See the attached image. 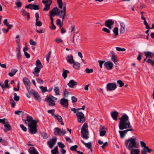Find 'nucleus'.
<instances>
[{"label":"nucleus","instance_id":"obj_12","mask_svg":"<svg viewBox=\"0 0 154 154\" xmlns=\"http://www.w3.org/2000/svg\"><path fill=\"white\" fill-rule=\"evenodd\" d=\"M57 141V138L56 137L51 139L50 141L47 142V144L49 145V147L51 149H52L55 145Z\"/></svg>","mask_w":154,"mask_h":154},{"label":"nucleus","instance_id":"obj_45","mask_svg":"<svg viewBox=\"0 0 154 154\" xmlns=\"http://www.w3.org/2000/svg\"><path fill=\"white\" fill-rule=\"evenodd\" d=\"M13 95L14 96V100L16 101H18L20 99L19 97L18 96H17V94L16 93H14L13 94Z\"/></svg>","mask_w":154,"mask_h":154},{"label":"nucleus","instance_id":"obj_24","mask_svg":"<svg viewBox=\"0 0 154 154\" xmlns=\"http://www.w3.org/2000/svg\"><path fill=\"white\" fill-rule=\"evenodd\" d=\"M41 68L36 67L34 69V71L32 72V73L36 76L39 75V73L41 69Z\"/></svg>","mask_w":154,"mask_h":154},{"label":"nucleus","instance_id":"obj_32","mask_svg":"<svg viewBox=\"0 0 154 154\" xmlns=\"http://www.w3.org/2000/svg\"><path fill=\"white\" fill-rule=\"evenodd\" d=\"M144 53L146 57H150L151 58H152L154 56V54L150 51L144 52Z\"/></svg>","mask_w":154,"mask_h":154},{"label":"nucleus","instance_id":"obj_56","mask_svg":"<svg viewBox=\"0 0 154 154\" xmlns=\"http://www.w3.org/2000/svg\"><path fill=\"white\" fill-rule=\"evenodd\" d=\"M105 61L102 60H99L98 61L99 63V66L101 68H102V65L104 64V63Z\"/></svg>","mask_w":154,"mask_h":154},{"label":"nucleus","instance_id":"obj_11","mask_svg":"<svg viewBox=\"0 0 154 154\" xmlns=\"http://www.w3.org/2000/svg\"><path fill=\"white\" fill-rule=\"evenodd\" d=\"M45 101L48 103V105L50 106H53L55 105V101L52 100L51 97H47L45 98Z\"/></svg>","mask_w":154,"mask_h":154},{"label":"nucleus","instance_id":"obj_43","mask_svg":"<svg viewBox=\"0 0 154 154\" xmlns=\"http://www.w3.org/2000/svg\"><path fill=\"white\" fill-rule=\"evenodd\" d=\"M54 92L55 93L56 95H59V88L58 87H55L54 89Z\"/></svg>","mask_w":154,"mask_h":154},{"label":"nucleus","instance_id":"obj_60","mask_svg":"<svg viewBox=\"0 0 154 154\" xmlns=\"http://www.w3.org/2000/svg\"><path fill=\"white\" fill-rule=\"evenodd\" d=\"M147 62L148 63L151 64L152 66H154V61H153L151 59H148Z\"/></svg>","mask_w":154,"mask_h":154},{"label":"nucleus","instance_id":"obj_58","mask_svg":"<svg viewBox=\"0 0 154 154\" xmlns=\"http://www.w3.org/2000/svg\"><path fill=\"white\" fill-rule=\"evenodd\" d=\"M45 29L43 28L40 29L39 30H37L36 31L38 33H44L45 32Z\"/></svg>","mask_w":154,"mask_h":154},{"label":"nucleus","instance_id":"obj_61","mask_svg":"<svg viewBox=\"0 0 154 154\" xmlns=\"http://www.w3.org/2000/svg\"><path fill=\"white\" fill-rule=\"evenodd\" d=\"M42 23L40 21H38V20L36 21L35 25L36 26H42Z\"/></svg>","mask_w":154,"mask_h":154},{"label":"nucleus","instance_id":"obj_62","mask_svg":"<svg viewBox=\"0 0 154 154\" xmlns=\"http://www.w3.org/2000/svg\"><path fill=\"white\" fill-rule=\"evenodd\" d=\"M58 145L61 148H63L65 147L64 145L61 142H59L58 143Z\"/></svg>","mask_w":154,"mask_h":154},{"label":"nucleus","instance_id":"obj_29","mask_svg":"<svg viewBox=\"0 0 154 154\" xmlns=\"http://www.w3.org/2000/svg\"><path fill=\"white\" fill-rule=\"evenodd\" d=\"M82 143L84 144L85 146L88 149H90L91 147V142H89L88 143H85L82 140H81Z\"/></svg>","mask_w":154,"mask_h":154},{"label":"nucleus","instance_id":"obj_35","mask_svg":"<svg viewBox=\"0 0 154 154\" xmlns=\"http://www.w3.org/2000/svg\"><path fill=\"white\" fill-rule=\"evenodd\" d=\"M15 4L17 8H20L22 6V3L20 0H16Z\"/></svg>","mask_w":154,"mask_h":154},{"label":"nucleus","instance_id":"obj_47","mask_svg":"<svg viewBox=\"0 0 154 154\" xmlns=\"http://www.w3.org/2000/svg\"><path fill=\"white\" fill-rule=\"evenodd\" d=\"M118 84L119 85V87H122L124 85V83L121 80H118L117 81Z\"/></svg>","mask_w":154,"mask_h":154},{"label":"nucleus","instance_id":"obj_57","mask_svg":"<svg viewBox=\"0 0 154 154\" xmlns=\"http://www.w3.org/2000/svg\"><path fill=\"white\" fill-rule=\"evenodd\" d=\"M51 53V52L49 51L48 52V54L47 55H46V58L48 62H49V58L50 57Z\"/></svg>","mask_w":154,"mask_h":154},{"label":"nucleus","instance_id":"obj_40","mask_svg":"<svg viewBox=\"0 0 154 154\" xmlns=\"http://www.w3.org/2000/svg\"><path fill=\"white\" fill-rule=\"evenodd\" d=\"M118 30L119 29L118 27H115L113 30V32L116 36H118L119 35Z\"/></svg>","mask_w":154,"mask_h":154},{"label":"nucleus","instance_id":"obj_19","mask_svg":"<svg viewBox=\"0 0 154 154\" xmlns=\"http://www.w3.org/2000/svg\"><path fill=\"white\" fill-rule=\"evenodd\" d=\"M110 54L112 55V56H110L111 60L115 64H116L118 61L116 56L115 55L113 51H111Z\"/></svg>","mask_w":154,"mask_h":154},{"label":"nucleus","instance_id":"obj_28","mask_svg":"<svg viewBox=\"0 0 154 154\" xmlns=\"http://www.w3.org/2000/svg\"><path fill=\"white\" fill-rule=\"evenodd\" d=\"M23 82L25 86H30L31 85L30 81L26 77H24L23 78Z\"/></svg>","mask_w":154,"mask_h":154},{"label":"nucleus","instance_id":"obj_6","mask_svg":"<svg viewBox=\"0 0 154 154\" xmlns=\"http://www.w3.org/2000/svg\"><path fill=\"white\" fill-rule=\"evenodd\" d=\"M43 3L45 5V7L43 9V11H48L50 9L51 5L52 3L51 0H43L42 1Z\"/></svg>","mask_w":154,"mask_h":154},{"label":"nucleus","instance_id":"obj_7","mask_svg":"<svg viewBox=\"0 0 154 154\" xmlns=\"http://www.w3.org/2000/svg\"><path fill=\"white\" fill-rule=\"evenodd\" d=\"M117 88L116 84L115 83H110L107 84L106 89L107 91H111L115 90Z\"/></svg>","mask_w":154,"mask_h":154},{"label":"nucleus","instance_id":"obj_49","mask_svg":"<svg viewBox=\"0 0 154 154\" xmlns=\"http://www.w3.org/2000/svg\"><path fill=\"white\" fill-rule=\"evenodd\" d=\"M85 72L88 74L92 73L93 72V70L92 69H89L86 68L85 70Z\"/></svg>","mask_w":154,"mask_h":154},{"label":"nucleus","instance_id":"obj_46","mask_svg":"<svg viewBox=\"0 0 154 154\" xmlns=\"http://www.w3.org/2000/svg\"><path fill=\"white\" fill-rule=\"evenodd\" d=\"M78 147V146L77 145H75L74 146H72L70 148V149L72 151H76L77 152L76 149Z\"/></svg>","mask_w":154,"mask_h":154},{"label":"nucleus","instance_id":"obj_52","mask_svg":"<svg viewBox=\"0 0 154 154\" xmlns=\"http://www.w3.org/2000/svg\"><path fill=\"white\" fill-rule=\"evenodd\" d=\"M8 120L6 119L5 118H4L2 119H1V123H2L4 125L6 123H8Z\"/></svg>","mask_w":154,"mask_h":154},{"label":"nucleus","instance_id":"obj_33","mask_svg":"<svg viewBox=\"0 0 154 154\" xmlns=\"http://www.w3.org/2000/svg\"><path fill=\"white\" fill-rule=\"evenodd\" d=\"M63 72L62 73V75L64 79H66L67 77V74L68 73H69V72L68 70L65 69H63Z\"/></svg>","mask_w":154,"mask_h":154},{"label":"nucleus","instance_id":"obj_50","mask_svg":"<svg viewBox=\"0 0 154 154\" xmlns=\"http://www.w3.org/2000/svg\"><path fill=\"white\" fill-rule=\"evenodd\" d=\"M54 111H55L54 110V109H52L48 110L47 111V112H48V113L51 114L52 115L53 117H54V116L55 115L54 114Z\"/></svg>","mask_w":154,"mask_h":154},{"label":"nucleus","instance_id":"obj_27","mask_svg":"<svg viewBox=\"0 0 154 154\" xmlns=\"http://www.w3.org/2000/svg\"><path fill=\"white\" fill-rule=\"evenodd\" d=\"M77 84L76 82H75L73 80H71L69 81L68 83L67 84V85L70 88H73V87Z\"/></svg>","mask_w":154,"mask_h":154},{"label":"nucleus","instance_id":"obj_13","mask_svg":"<svg viewBox=\"0 0 154 154\" xmlns=\"http://www.w3.org/2000/svg\"><path fill=\"white\" fill-rule=\"evenodd\" d=\"M134 130L133 129H129L125 130L123 131H119V133L120 136L122 138H123L125 137V134L129 131H134Z\"/></svg>","mask_w":154,"mask_h":154},{"label":"nucleus","instance_id":"obj_3","mask_svg":"<svg viewBox=\"0 0 154 154\" xmlns=\"http://www.w3.org/2000/svg\"><path fill=\"white\" fill-rule=\"evenodd\" d=\"M125 145L127 148L128 150L133 149V148H137L138 145L137 144L136 138H131L125 140Z\"/></svg>","mask_w":154,"mask_h":154},{"label":"nucleus","instance_id":"obj_1","mask_svg":"<svg viewBox=\"0 0 154 154\" xmlns=\"http://www.w3.org/2000/svg\"><path fill=\"white\" fill-rule=\"evenodd\" d=\"M22 120L25 124L28 125L29 133L31 134H35L37 133V124L38 122V120H33L32 117L28 115L27 116L26 119H23Z\"/></svg>","mask_w":154,"mask_h":154},{"label":"nucleus","instance_id":"obj_59","mask_svg":"<svg viewBox=\"0 0 154 154\" xmlns=\"http://www.w3.org/2000/svg\"><path fill=\"white\" fill-rule=\"evenodd\" d=\"M20 12L23 16H26L28 13L25 10L23 9H22Z\"/></svg>","mask_w":154,"mask_h":154},{"label":"nucleus","instance_id":"obj_39","mask_svg":"<svg viewBox=\"0 0 154 154\" xmlns=\"http://www.w3.org/2000/svg\"><path fill=\"white\" fill-rule=\"evenodd\" d=\"M54 116V117L55 118L57 119V120L59 122H60V121H62V120H63V119L61 116L58 114L55 115Z\"/></svg>","mask_w":154,"mask_h":154},{"label":"nucleus","instance_id":"obj_4","mask_svg":"<svg viewBox=\"0 0 154 154\" xmlns=\"http://www.w3.org/2000/svg\"><path fill=\"white\" fill-rule=\"evenodd\" d=\"M81 136L85 139L87 140L89 137L88 131V125L84 123L82 128L81 132Z\"/></svg>","mask_w":154,"mask_h":154},{"label":"nucleus","instance_id":"obj_18","mask_svg":"<svg viewBox=\"0 0 154 154\" xmlns=\"http://www.w3.org/2000/svg\"><path fill=\"white\" fill-rule=\"evenodd\" d=\"M60 103L64 107H67L68 105V100L64 98H62L60 100Z\"/></svg>","mask_w":154,"mask_h":154},{"label":"nucleus","instance_id":"obj_9","mask_svg":"<svg viewBox=\"0 0 154 154\" xmlns=\"http://www.w3.org/2000/svg\"><path fill=\"white\" fill-rule=\"evenodd\" d=\"M66 5H64V6L62 10H60L59 9L58 11L57 15L58 16L60 17H61L63 16H66Z\"/></svg>","mask_w":154,"mask_h":154},{"label":"nucleus","instance_id":"obj_63","mask_svg":"<svg viewBox=\"0 0 154 154\" xmlns=\"http://www.w3.org/2000/svg\"><path fill=\"white\" fill-rule=\"evenodd\" d=\"M20 126L21 128L24 131H27L26 128L24 126V125L22 124H20Z\"/></svg>","mask_w":154,"mask_h":154},{"label":"nucleus","instance_id":"obj_21","mask_svg":"<svg viewBox=\"0 0 154 154\" xmlns=\"http://www.w3.org/2000/svg\"><path fill=\"white\" fill-rule=\"evenodd\" d=\"M111 116L113 119L116 121L119 115V113L116 111H115L111 112Z\"/></svg>","mask_w":154,"mask_h":154},{"label":"nucleus","instance_id":"obj_48","mask_svg":"<svg viewBox=\"0 0 154 154\" xmlns=\"http://www.w3.org/2000/svg\"><path fill=\"white\" fill-rule=\"evenodd\" d=\"M40 88L41 89L42 92H45L48 91V90H47V88L46 87H44L43 86H41Z\"/></svg>","mask_w":154,"mask_h":154},{"label":"nucleus","instance_id":"obj_55","mask_svg":"<svg viewBox=\"0 0 154 154\" xmlns=\"http://www.w3.org/2000/svg\"><path fill=\"white\" fill-rule=\"evenodd\" d=\"M15 39L17 43V45L19 44L20 40L19 35H17Z\"/></svg>","mask_w":154,"mask_h":154},{"label":"nucleus","instance_id":"obj_23","mask_svg":"<svg viewBox=\"0 0 154 154\" xmlns=\"http://www.w3.org/2000/svg\"><path fill=\"white\" fill-rule=\"evenodd\" d=\"M30 154H39L38 152L33 147H31L28 150Z\"/></svg>","mask_w":154,"mask_h":154},{"label":"nucleus","instance_id":"obj_22","mask_svg":"<svg viewBox=\"0 0 154 154\" xmlns=\"http://www.w3.org/2000/svg\"><path fill=\"white\" fill-rule=\"evenodd\" d=\"M121 26L120 29V32L121 34L124 33L125 32V25L124 23L121 22L120 23Z\"/></svg>","mask_w":154,"mask_h":154},{"label":"nucleus","instance_id":"obj_51","mask_svg":"<svg viewBox=\"0 0 154 154\" xmlns=\"http://www.w3.org/2000/svg\"><path fill=\"white\" fill-rule=\"evenodd\" d=\"M32 10H37L39 9V5L32 4Z\"/></svg>","mask_w":154,"mask_h":154},{"label":"nucleus","instance_id":"obj_17","mask_svg":"<svg viewBox=\"0 0 154 154\" xmlns=\"http://www.w3.org/2000/svg\"><path fill=\"white\" fill-rule=\"evenodd\" d=\"M152 151V149H150L148 146H146L143 149L141 150V153L147 154V152L150 153Z\"/></svg>","mask_w":154,"mask_h":154},{"label":"nucleus","instance_id":"obj_38","mask_svg":"<svg viewBox=\"0 0 154 154\" xmlns=\"http://www.w3.org/2000/svg\"><path fill=\"white\" fill-rule=\"evenodd\" d=\"M74 36L75 34L74 33L73 37L69 38L67 41V42L69 44H72L74 42Z\"/></svg>","mask_w":154,"mask_h":154},{"label":"nucleus","instance_id":"obj_31","mask_svg":"<svg viewBox=\"0 0 154 154\" xmlns=\"http://www.w3.org/2000/svg\"><path fill=\"white\" fill-rule=\"evenodd\" d=\"M73 67L75 69H79L80 67V64L77 62H74V63H72Z\"/></svg>","mask_w":154,"mask_h":154},{"label":"nucleus","instance_id":"obj_10","mask_svg":"<svg viewBox=\"0 0 154 154\" xmlns=\"http://www.w3.org/2000/svg\"><path fill=\"white\" fill-rule=\"evenodd\" d=\"M30 93L33 95V96L34 98L38 100L39 102H40L41 100V98L40 97L39 95L37 92L34 90H32L30 91Z\"/></svg>","mask_w":154,"mask_h":154},{"label":"nucleus","instance_id":"obj_15","mask_svg":"<svg viewBox=\"0 0 154 154\" xmlns=\"http://www.w3.org/2000/svg\"><path fill=\"white\" fill-rule=\"evenodd\" d=\"M105 67L108 69H111L113 66V63L110 61L105 62L104 63Z\"/></svg>","mask_w":154,"mask_h":154},{"label":"nucleus","instance_id":"obj_30","mask_svg":"<svg viewBox=\"0 0 154 154\" xmlns=\"http://www.w3.org/2000/svg\"><path fill=\"white\" fill-rule=\"evenodd\" d=\"M17 71L18 70L17 69H13L11 70V72L9 73L8 75L11 77H13L15 75Z\"/></svg>","mask_w":154,"mask_h":154},{"label":"nucleus","instance_id":"obj_26","mask_svg":"<svg viewBox=\"0 0 154 154\" xmlns=\"http://www.w3.org/2000/svg\"><path fill=\"white\" fill-rule=\"evenodd\" d=\"M4 128L3 129V130L4 132H6L8 131H10L11 128V127L10 125V124L8 123H6L4 125Z\"/></svg>","mask_w":154,"mask_h":154},{"label":"nucleus","instance_id":"obj_34","mask_svg":"<svg viewBox=\"0 0 154 154\" xmlns=\"http://www.w3.org/2000/svg\"><path fill=\"white\" fill-rule=\"evenodd\" d=\"M130 150V154H139L140 151L138 149H134Z\"/></svg>","mask_w":154,"mask_h":154},{"label":"nucleus","instance_id":"obj_37","mask_svg":"<svg viewBox=\"0 0 154 154\" xmlns=\"http://www.w3.org/2000/svg\"><path fill=\"white\" fill-rule=\"evenodd\" d=\"M36 67H37L41 68L43 67V65L42 64L40 61L38 59L36 61Z\"/></svg>","mask_w":154,"mask_h":154},{"label":"nucleus","instance_id":"obj_42","mask_svg":"<svg viewBox=\"0 0 154 154\" xmlns=\"http://www.w3.org/2000/svg\"><path fill=\"white\" fill-rule=\"evenodd\" d=\"M41 136L43 139H47L49 137V135L47 133L44 132L41 133Z\"/></svg>","mask_w":154,"mask_h":154},{"label":"nucleus","instance_id":"obj_5","mask_svg":"<svg viewBox=\"0 0 154 154\" xmlns=\"http://www.w3.org/2000/svg\"><path fill=\"white\" fill-rule=\"evenodd\" d=\"M77 117V121L80 123H83L85 122V116L82 112H77L76 114Z\"/></svg>","mask_w":154,"mask_h":154},{"label":"nucleus","instance_id":"obj_2","mask_svg":"<svg viewBox=\"0 0 154 154\" xmlns=\"http://www.w3.org/2000/svg\"><path fill=\"white\" fill-rule=\"evenodd\" d=\"M120 121L119 127V129L122 130L125 129H133L129 120V117L126 114H124L119 118Z\"/></svg>","mask_w":154,"mask_h":154},{"label":"nucleus","instance_id":"obj_14","mask_svg":"<svg viewBox=\"0 0 154 154\" xmlns=\"http://www.w3.org/2000/svg\"><path fill=\"white\" fill-rule=\"evenodd\" d=\"M59 9L57 7H54L49 11V13L53 17H54L56 15H57Z\"/></svg>","mask_w":154,"mask_h":154},{"label":"nucleus","instance_id":"obj_36","mask_svg":"<svg viewBox=\"0 0 154 154\" xmlns=\"http://www.w3.org/2000/svg\"><path fill=\"white\" fill-rule=\"evenodd\" d=\"M61 132V130L60 128H56L54 131V134L55 135H59Z\"/></svg>","mask_w":154,"mask_h":154},{"label":"nucleus","instance_id":"obj_8","mask_svg":"<svg viewBox=\"0 0 154 154\" xmlns=\"http://www.w3.org/2000/svg\"><path fill=\"white\" fill-rule=\"evenodd\" d=\"M114 22L112 20L108 19L106 20L104 23L105 26L108 27L109 29H111L112 28Z\"/></svg>","mask_w":154,"mask_h":154},{"label":"nucleus","instance_id":"obj_44","mask_svg":"<svg viewBox=\"0 0 154 154\" xmlns=\"http://www.w3.org/2000/svg\"><path fill=\"white\" fill-rule=\"evenodd\" d=\"M51 152L52 154H53L54 153H58V147L56 146L52 150H51Z\"/></svg>","mask_w":154,"mask_h":154},{"label":"nucleus","instance_id":"obj_16","mask_svg":"<svg viewBox=\"0 0 154 154\" xmlns=\"http://www.w3.org/2000/svg\"><path fill=\"white\" fill-rule=\"evenodd\" d=\"M5 85L4 86V84L3 83H1L0 82V86L2 88L3 90V92L2 93H3L4 91V88H9V85H8V79H6L5 81Z\"/></svg>","mask_w":154,"mask_h":154},{"label":"nucleus","instance_id":"obj_25","mask_svg":"<svg viewBox=\"0 0 154 154\" xmlns=\"http://www.w3.org/2000/svg\"><path fill=\"white\" fill-rule=\"evenodd\" d=\"M105 128L104 126L101 125L100 127V136L103 137V136L106 133V131L105 130H103Z\"/></svg>","mask_w":154,"mask_h":154},{"label":"nucleus","instance_id":"obj_41","mask_svg":"<svg viewBox=\"0 0 154 154\" xmlns=\"http://www.w3.org/2000/svg\"><path fill=\"white\" fill-rule=\"evenodd\" d=\"M58 4V7L60 8H62L63 6V3L62 0H57Z\"/></svg>","mask_w":154,"mask_h":154},{"label":"nucleus","instance_id":"obj_53","mask_svg":"<svg viewBox=\"0 0 154 154\" xmlns=\"http://www.w3.org/2000/svg\"><path fill=\"white\" fill-rule=\"evenodd\" d=\"M116 49L117 51H125V49L124 48H121L119 47H116Z\"/></svg>","mask_w":154,"mask_h":154},{"label":"nucleus","instance_id":"obj_20","mask_svg":"<svg viewBox=\"0 0 154 154\" xmlns=\"http://www.w3.org/2000/svg\"><path fill=\"white\" fill-rule=\"evenodd\" d=\"M66 59L67 62L70 64L74 63V61L73 60V57L71 55H68L66 57Z\"/></svg>","mask_w":154,"mask_h":154},{"label":"nucleus","instance_id":"obj_54","mask_svg":"<svg viewBox=\"0 0 154 154\" xmlns=\"http://www.w3.org/2000/svg\"><path fill=\"white\" fill-rule=\"evenodd\" d=\"M102 30L104 32H105L108 33H110V30L106 28H102Z\"/></svg>","mask_w":154,"mask_h":154},{"label":"nucleus","instance_id":"obj_64","mask_svg":"<svg viewBox=\"0 0 154 154\" xmlns=\"http://www.w3.org/2000/svg\"><path fill=\"white\" fill-rule=\"evenodd\" d=\"M55 41L57 43H59L63 42L62 40L60 38H57L55 39Z\"/></svg>","mask_w":154,"mask_h":154}]
</instances>
